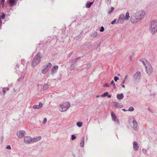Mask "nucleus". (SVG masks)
I'll list each match as a JSON object with an SVG mask.
<instances>
[{
	"mask_svg": "<svg viewBox=\"0 0 157 157\" xmlns=\"http://www.w3.org/2000/svg\"><path fill=\"white\" fill-rule=\"evenodd\" d=\"M52 66L50 63H49L43 67V68L41 70V73L44 74H46Z\"/></svg>",
	"mask_w": 157,
	"mask_h": 157,
	"instance_id": "nucleus-7",
	"label": "nucleus"
},
{
	"mask_svg": "<svg viewBox=\"0 0 157 157\" xmlns=\"http://www.w3.org/2000/svg\"><path fill=\"white\" fill-rule=\"evenodd\" d=\"M74 68V66H73V67H72V69H71V70L73 69Z\"/></svg>",
	"mask_w": 157,
	"mask_h": 157,
	"instance_id": "nucleus-49",
	"label": "nucleus"
},
{
	"mask_svg": "<svg viewBox=\"0 0 157 157\" xmlns=\"http://www.w3.org/2000/svg\"><path fill=\"white\" fill-rule=\"evenodd\" d=\"M115 83H114V82L113 81V80H112V81L111 82V83L110 84H111V85H113V84H114Z\"/></svg>",
	"mask_w": 157,
	"mask_h": 157,
	"instance_id": "nucleus-41",
	"label": "nucleus"
},
{
	"mask_svg": "<svg viewBox=\"0 0 157 157\" xmlns=\"http://www.w3.org/2000/svg\"><path fill=\"white\" fill-rule=\"evenodd\" d=\"M108 95V92H106L104 93L103 94H102L101 96L102 97H104L106 96H107Z\"/></svg>",
	"mask_w": 157,
	"mask_h": 157,
	"instance_id": "nucleus-26",
	"label": "nucleus"
},
{
	"mask_svg": "<svg viewBox=\"0 0 157 157\" xmlns=\"http://www.w3.org/2000/svg\"><path fill=\"white\" fill-rule=\"evenodd\" d=\"M41 138V136H36L32 138V142L33 143L36 142L37 141H40Z\"/></svg>",
	"mask_w": 157,
	"mask_h": 157,
	"instance_id": "nucleus-12",
	"label": "nucleus"
},
{
	"mask_svg": "<svg viewBox=\"0 0 157 157\" xmlns=\"http://www.w3.org/2000/svg\"><path fill=\"white\" fill-rule=\"evenodd\" d=\"M99 97H100V96H99V95H97V96H96V98H99Z\"/></svg>",
	"mask_w": 157,
	"mask_h": 157,
	"instance_id": "nucleus-48",
	"label": "nucleus"
},
{
	"mask_svg": "<svg viewBox=\"0 0 157 157\" xmlns=\"http://www.w3.org/2000/svg\"><path fill=\"white\" fill-rule=\"evenodd\" d=\"M76 138V137L74 135H72L71 136V140H75Z\"/></svg>",
	"mask_w": 157,
	"mask_h": 157,
	"instance_id": "nucleus-33",
	"label": "nucleus"
},
{
	"mask_svg": "<svg viewBox=\"0 0 157 157\" xmlns=\"http://www.w3.org/2000/svg\"><path fill=\"white\" fill-rule=\"evenodd\" d=\"M70 103L68 101H65L60 103L58 106V109L61 112H65L70 107Z\"/></svg>",
	"mask_w": 157,
	"mask_h": 157,
	"instance_id": "nucleus-3",
	"label": "nucleus"
},
{
	"mask_svg": "<svg viewBox=\"0 0 157 157\" xmlns=\"http://www.w3.org/2000/svg\"><path fill=\"white\" fill-rule=\"evenodd\" d=\"M42 57V55L40 53H38L34 58L31 63L32 67H34L36 66L40 62L41 58Z\"/></svg>",
	"mask_w": 157,
	"mask_h": 157,
	"instance_id": "nucleus-4",
	"label": "nucleus"
},
{
	"mask_svg": "<svg viewBox=\"0 0 157 157\" xmlns=\"http://www.w3.org/2000/svg\"><path fill=\"white\" fill-rule=\"evenodd\" d=\"M125 80H124L123 81L121 82V83H122V84H123L125 83Z\"/></svg>",
	"mask_w": 157,
	"mask_h": 157,
	"instance_id": "nucleus-44",
	"label": "nucleus"
},
{
	"mask_svg": "<svg viewBox=\"0 0 157 157\" xmlns=\"http://www.w3.org/2000/svg\"><path fill=\"white\" fill-rule=\"evenodd\" d=\"M146 15L144 10H139L134 14L131 17L130 21L133 23L136 24L144 19Z\"/></svg>",
	"mask_w": 157,
	"mask_h": 157,
	"instance_id": "nucleus-1",
	"label": "nucleus"
},
{
	"mask_svg": "<svg viewBox=\"0 0 157 157\" xmlns=\"http://www.w3.org/2000/svg\"><path fill=\"white\" fill-rule=\"evenodd\" d=\"M84 139L83 138L82 139V140L81 141V142L80 143V146L82 147H83L84 146Z\"/></svg>",
	"mask_w": 157,
	"mask_h": 157,
	"instance_id": "nucleus-23",
	"label": "nucleus"
},
{
	"mask_svg": "<svg viewBox=\"0 0 157 157\" xmlns=\"http://www.w3.org/2000/svg\"><path fill=\"white\" fill-rule=\"evenodd\" d=\"M17 0H10L9 2L10 3V6H12L15 5L17 3Z\"/></svg>",
	"mask_w": 157,
	"mask_h": 157,
	"instance_id": "nucleus-17",
	"label": "nucleus"
},
{
	"mask_svg": "<svg viewBox=\"0 0 157 157\" xmlns=\"http://www.w3.org/2000/svg\"><path fill=\"white\" fill-rule=\"evenodd\" d=\"M129 123L131 126L135 130H137L138 129L137 123L135 119L131 117L129 119Z\"/></svg>",
	"mask_w": 157,
	"mask_h": 157,
	"instance_id": "nucleus-5",
	"label": "nucleus"
},
{
	"mask_svg": "<svg viewBox=\"0 0 157 157\" xmlns=\"http://www.w3.org/2000/svg\"><path fill=\"white\" fill-rule=\"evenodd\" d=\"M9 90L8 88H3V92L5 93L6 91L8 90Z\"/></svg>",
	"mask_w": 157,
	"mask_h": 157,
	"instance_id": "nucleus-31",
	"label": "nucleus"
},
{
	"mask_svg": "<svg viewBox=\"0 0 157 157\" xmlns=\"http://www.w3.org/2000/svg\"><path fill=\"white\" fill-rule=\"evenodd\" d=\"M25 135V132L23 130H20L17 131L16 133L17 136L19 138H22Z\"/></svg>",
	"mask_w": 157,
	"mask_h": 157,
	"instance_id": "nucleus-8",
	"label": "nucleus"
},
{
	"mask_svg": "<svg viewBox=\"0 0 157 157\" xmlns=\"http://www.w3.org/2000/svg\"><path fill=\"white\" fill-rule=\"evenodd\" d=\"M111 116L112 119L113 121L119 123V121L118 119L117 118V116L113 112H112Z\"/></svg>",
	"mask_w": 157,
	"mask_h": 157,
	"instance_id": "nucleus-14",
	"label": "nucleus"
},
{
	"mask_svg": "<svg viewBox=\"0 0 157 157\" xmlns=\"http://www.w3.org/2000/svg\"><path fill=\"white\" fill-rule=\"evenodd\" d=\"M127 78H128V75H127L125 76L124 80L126 79Z\"/></svg>",
	"mask_w": 157,
	"mask_h": 157,
	"instance_id": "nucleus-46",
	"label": "nucleus"
},
{
	"mask_svg": "<svg viewBox=\"0 0 157 157\" xmlns=\"http://www.w3.org/2000/svg\"><path fill=\"white\" fill-rule=\"evenodd\" d=\"M143 63L145 65L146 71L147 73L149 75H151L153 71V69L151 65L147 61H146V64L144 63V62H143Z\"/></svg>",
	"mask_w": 157,
	"mask_h": 157,
	"instance_id": "nucleus-6",
	"label": "nucleus"
},
{
	"mask_svg": "<svg viewBox=\"0 0 157 157\" xmlns=\"http://www.w3.org/2000/svg\"><path fill=\"white\" fill-rule=\"evenodd\" d=\"M149 31L152 34H154L157 32V20L151 21L149 26Z\"/></svg>",
	"mask_w": 157,
	"mask_h": 157,
	"instance_id": "nucleus-2",
	"label": "nucleus"
},
{
	"mask_svg": "<svg viewBox=\"0 0 157 157\" xmlns=\"http://www.w3.org/2000/svg\"><path fill=\"white\" fill-rule=\"evenodd\" d=\"M113 86L114 89L116 88V87L115 84L113 85Z\"/></svg>",
	"mask_w": 157,
	"mask_h": 157,
	"instance_id": "nucleus-42",
	"label": "nucleus"
},
{
	"mask_svg": "<svg viewBox=\"0 0 157 157\" xmlns=\"http://www.w3.org/2000/svg\"><path fill=\"white\" fill-rule=\"evenodd\" d=\"M98 36V33L96 32H93L91 35V36L93 37H95Z\"/></svg>",
	"mask_w": 157,
	"mask_h": 157,
	"instance_id": "nucleus-21",
	"label": "nucleus"
},
{
	"mask_svg": "<svg viewBox=\"0 0 157 157\" xmlns=\"http://www.w3.org/2000/svg\"><path fill=\"white\" fill-rule=\"evenodd\" d=\"M93 3V2H88L86 5V7L87 8H90Z\"/></svg>",
	"mask_w": 157,
	"mask_h": 157,
	"instance_id": "nucleus-25",
	"label": "nucleus"
},
{
	"mask_svg": "<svg viewBox=\"0 0 157 157\" xmlns=\"http://www.w3.org/2000/svg\"><path fill=\"white\" fill-rule=\"evenodd\" d=\"M83 123L81 122H78L76 123L77 125L79 127H81L82 126Z\"/></svg>",
	"mask_w": 157,
	"mask_h": 157,
	"instance_id": "nucleus-22",
	"label": "nucleus"
},
{
	"mask_svg": "<svg viewBox=\"0 0 157 157\" xmlns=\"http://www.w3.org/2000/svg\"><path fill=\"white\" fill-rule=\"evenodd\" d=\"M40 109L43 106L42 103L40 102L39 103V105H38Z\"/></svg>",
	"mask_w": 157,
	"mask_h": 157,
	"instance_id": "nucleus-35",
	"label": "nucleus"
},
{
	"mask_svg": "<svg viewBox=\"0 0 157 157\" xmlns=\"http://www.w3.org/2000/svg\"><path fill=\"white\" fill-rule=\"evenodd\" d=\"M78 58H76L75 59H74L73 61H72V62L73 63H75V62L78 59Z\"/></svg>",
	"mask_w": 157,
	"mask_h": 157,
	"instance_id": "nucleus-39",
	"label": "nucleus"
},
{
	"mask_svg": "<svg viewBox=\"0 0 157 157\" xmlns=\"http://www.w3.org/2000/svg\"><path fill=\"white\" fill-rule=\"evenodd\" d=\"M108 97L109 98H111V95H109L108 96Z\"/></svg>",
	"mask_w": 157,
	"mask_h": 157,
	"instance_id": "nucleus-47",
	"label": "nucleus"
},
{
	"mask_svg": "<svg viewBox=\"0 0 157 157\" xmlns=\"http://www.w3.org/2000/svg\"><path fill=\"white\" fill-rule=\"evenodd\" d=\"M114 10V8L113 7H111V10L110 11H109L108 12V13L110 14L113 12Z\"/></svg>",
	"mask_w": 157,
	"mask_h": 157,
	"instance_id": "nucleus-28",
	"label": "nucleus"
},
{
	"mask_svg": "<svg viewBox=\"0 0 157 157\" xmlns=\"http://www.w3.org/2000/svg\"><path fill=\"white\" fill-rule=\"evenodd\" d=\"M141 74L139 72H137L134 75V78L135 79H139L141 77Z\"/></svg>",
	"mask_w": 157,
	"mask_h": 157,
	"instance_id": "nucleus-11",
	"label": "nucleus"
},
{
	"mask_svg": "<svg viewBox=\"0 0 157 157\" xmlns=\"http://www.w3.org/2000/svg\"><path fill=\"white\" fill-rule=\"evenodd\" d=\"M1 4L2 5H3L4 4V2H5V0H1Z\"/></svg>",
	"mask_w": 157,
	"mask_h": 157,
	"instance_id": "nucleus-40",
	"label": "nucleus"
},
{
	"mask_svg": "<svg viewBox=\"0 0 157 157\" xmlns=\"http://www.w3.org/2000/svg\"><path fill=\"white\" fill-rule=\"evenodd\" d=\"M49 88V85L47 84H45L44 85L43 89L44 90H47Z\"/></svg>",
	"mask_w": 157,
	"mask_h": 157,
	"instance_id": "nucleus-19",
	"label": "nucleus"
},
{
	"mask_svg": "<svg viewBox=\"0 0 157 157\" xmlns=\"http://www.w3.org/2000/svg\"><path fill=\"white\" fill-rule=\"evenodd\" d=\"M134 110V108L132 107H130L128 109V111H132Z\"/></svg>",
	"mask_w": 157,
	"mask_h": 157,
	"instance_id": "nucleus-29",
	"label": "nucleus"
},
{
	"mask_svg": "<svg viewBox=\"0 0 157 157\" xmlns=\"http://www.w3.org/2000/svg\"><path fill=\"white\" fill-rule=\"evenodd\" d=\"M116 21V19H115L114 20H113L111 22V24L112 25H113L115 23Z\"/></svg>",
	"mask_w": 157,
	"mask_h": 157,
	"instance_id": "nucleus-38",
	"label": "nucleus"
},
{
	"mask_svg": "<svg viewBox=\"0 0 157 157\" xmlns=\"http://www.w3.org/2000/svg\"><path fill=\"white\" fill-rule=\"evenodd\" d=\"M58 69V66H54L52 69L51 73L54 74V73H56Z\"/></svg>",
	"mask_w": 157,
	"mask_h": 157,
	"instance_id": "nucleus-15",
	"label": "nucleus"
},
{
	"mask_svg": "<svg viewBox=\"0 0 157 157\" xmlns=\"http://www.w3.org/2000/svg\"><path fill=\"white\" fill-rule=\"evenodd\" d=\"M124 17L126 20H128L130 18V16L129 15V13L128 12H127L126 13L125 16H124Z\"/></svg>",
	"mask_w": 157,
	"mask_h": 157,
	"instance_id": "nucleus-20",
	"label": "nucleus"
},
{
	"mask_svg": "<svg viewBox=\"0 0 157 157\" xmlns=\"http://www.w3.org/2000/svg\"><path fill=\"white\" fill-rule=\"evenodd\" d=\"M47 121V119L46 118H44V120L43 121V123L44 124H45L46 123Z\"/></svg>",
	"mask_w": 157,
	"mask_h": 157,
	"instance_id": "nucleus-32",
	"label": "nucleus"
},
{
	"mask_svg": "<svg viewBox=\"0 0 157 157\" xmlns=\"http://www.w3.org/2000/svg\"><path fill=\"white\" fill-rule=\"evenodd\" d=\"M111 86V84L110 83H106L104 85H103V86L104 87H109Z\"/></svg>",
	"mask_w": 157,
	"mask_h": 157,
	"instance_id": "nucleus-27",
	"label": "nucleus"
},
{
	"mask_svg": "<svg viewBox=\"0 0 157 157\" xmlns=\"http://www.w3.org/2000/svg\"><path fill=\"white\" fill-rule=\"evenodd\" d=\"M5 13H2V15L1 16V18L2 19H4L5 18Z\"/></svg>",
	"mask_w": 157,
	"mask_h": 157,
	"instance_id": "nucleus-37",
	"label": "nucleus"
},
{
	"mask_svg": "<svg viewBox=\"0 0 157 157\" xmlns=\"http://www.w3.org/2000/svg\"><path fill=\"white\" fill-rule=\"evenodd\" d=\"M121 85L123 88H125V85L122 83L121 84Z\"/></svg>",
	"mask_w": 157,
	"mask_h": 157,
	"instance_id": "nucleus-43",
	"label": "nucleus"
},
{
	"mask_svg": "<svg viewBox=\"0 0 157 157\" xmlns=\"http://www.w3.org/2000/svg\"><path fill=\"white\" fill-rule=\"evenodd\" d=\"M122 110L123 111H127V110H125V109H122Z\"/></svg>",
	"mask_w": 157,
	"mask_h": 157,
	"instance_id": "nucleus-45",
	"label": "nucleus"
},
{
	"mask_svg": "<svg viewBox=\"0 0 157 157\" xmlns=\"http://www.w3.org/2000/svg\"><path fill=\"white\" fill-rule=\"evenodd\" d=\"M33 108L34 109H40V108H39L38 105H34L33 107Z\"/></svg>",
	"mask_w": 157,
	"mask_h": 157,
	"instance_id": "nucleus-24",
	"label": "nucleus"
},
{
	"mask_svg": "<svg viewBox=\"0 0 157 157\" xmlns=\"http://www.w3.org/2000/svg\"><path fill=\"white\" fill-rule=\"evenodd\" d=\"M114 106L116 108H121L123 107V105L117 102H114Z\"/></svg>",
	"mask_w": 157,
	"mask_h": 157,
	"instance_id": "nucleus-16",
	"label": "nucleus"
},
{
	"mask_svg": "<svg viewBox=\"0 0 157 157\" xmlns=\"http://www.w3.org/2000/svg\"><path fill=\"white\" fill-rule=\"evenodd\" d=\"M119 79V78L115 76L114 78V80L116 82H117Z\"/></svg>",
	"mask_w": 157,
	"mask_h": 157,
	"instance_id": "nucleus-34",
	"label": "nucleus"
},
{
	"mask_svg": "<svg viewBox=\"0 0 157 157\" xmlns=\"http://www.w3.org/2000/svg\"><path fill=\"white\" fill-rule=\"evenodd\" d=\"M6 148L9 150L11 149V147L10 145H7L6 146Z\"/></svg>",
	"mask_w": 157,
	"mask_h": 157,
	"instance_id": "nucleus-36",
	"label": "nucleus"
},
{
	"mask_svg": "<svg viewBox=\"0 0 157 157\" xmlns=\"http://www.w3.org/2000/svg\"><path fill=\"white\" fill-rule=\"evenodd\" d=\"M133 145L134 150L135 151H137L139 148V146L137 142L136 141H134L133 142Z\"/></svg>",
	"mask_w": 157,
	"mask_h": 157,
	"instance_id": "nucleus-13",
	"label": "nucleus"
},
{
	"mask_svg": "<svg viewBox=\"0 0 157 157\" xmlns=\"http://www.w3.org/2000/svg\"><path fill=\"white\" fill-rule=\"evenodd\" d=\"M24 142L26 144L33 143L32 138L30 136H25L24 138Z\"/></svg>",
	"mask_w": 157,
	"mask_h": 157,
	"instance_id": "nucleus-9",
	"label": "nucleus"
},
{
	"mask_svg": "<svg viewBox=\"0 0 157 157\" xmlns=\"http://www.w3.org/2000/svg\"><path fill=\"white\" fill-rule=\"evenodd\" d=\"M125 20H126L124 14H121L120 15L117 22L120 24H123Z\"/></svg>",
	"mask_w": 157,
	"mask_h": 157,
	"instance_id": "nucleus-10",
	"label": "nucleus"
},
{
	"mask_svg": "<svg viewBox=\"0 0 157 157\" xmlns=\"http://www.w3.org/2000/svg\"><path fill=\"white\" fill-rule=\"evenodd\" d=\"M123 95L122 93L121 94H118L117 95V98L119 100H121L122 99H123Z\"/></svg>",
	"mask_w": 157,
	"mask_h": 157,
	"instance_id": "nucleus-18",
	"label": "nucleus"
},
{
	"mask_svg": "<svg viewBox=\"0 0 157 157\" xmlns=\"http://www.w3.org/2000/svg\"><path fill=\"white\" fill-rule=\"evenodd\" d=\"M104 30V29L103 26H101V29L100 30V32H103Z\"/></svg>",
	"mask_w": 157,
	"mask_h": 157,
	"instance_id": "nucleus-30",
	"label": "nucleus"
}]
</instances>
